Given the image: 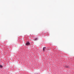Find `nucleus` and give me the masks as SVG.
Instances as JSON below:
<instances>
[{"label": "nucleus", "mask_w": 74, "mask_h": 74, "mask_svg": "<svg viewBox=\"0 0 74 74\" xmlns=\"http://www.w3.org/2000/svg\"><path fill=\"white\" fill-rule=\"evenodd\" d=\"M26 45H30V43L29 42H27L26 43Z\"/></svg>", "instance_id": "nucleus-1"}, {"label": "nucleus", "mask_w": 74, "mask_h": 74, "mask_svg": "<svg viewBox=\"0 0 74 74\" xmlns=\"http://www.w3.org/2000/svg\"><path fill=\"white\" fill-rule=\"evenodd\" d=\"M46 48V47H44L43 48V51H45V49Z\"/></svg>", "instance_id": "nucleus-2"}, {"label": "nucleus", "mask_w": 74, "mask_h": 74, "mask_svg": "<svg viewBox=\"0 0 74 74\" xmlns=\"http://www.w3.org/2000/svg\"><path fill=\"white\" fill-rule=\"evenodd\" d=\"M0 67H1V68H3V66L2 65H0Z\"/></svg>", "instance_id": "nucleus-3"}, {"label": "nucleus", "mask_w": 74, "mask_h": 74, "mask_svg": "<svg viewBox=\"0 0 74 74\" xmlns=\"http://www.w3.org/2000/svg\"><path fill=\"white\" fill-rule=\"evenodd\" d=\"M37 38H36L35 39V41H36V40H37Z\"/></svg>", "instance_id": "nucleus-4"}, {"label": "nucleus", "mask_w": 74, "mask_h": 74, "mask_svg": "<svg viewBox=\"0 0 74 74\" xmlns=\"http://www.w3.org/2000/svg\"><path fill=\"white\" fill-rule=\"evenodd\" d=\"M66 67H68V66H66Z\"/></svg>", "instance_id": "nucleus-5"}]
</instances>
